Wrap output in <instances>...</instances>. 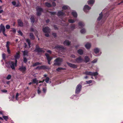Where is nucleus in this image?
Segmentation results:
<instances>
[{
    "label": "nucleus",
    "mask_w": 123,
    "mask_h": 123,
    "mask_svg": "<svg viewBox=\"0 0 123 123\" xmlns=\"http://www.w3.org/2000/svg\"><path fill=\"white\" fill-rule=\"evenodd\" d=\"M92 82V80H89V81H86V82L88 84H90V83H91Z\"/></svg>",
    "instance_id": "nucleus-52"
},
{
    "label": "nucleus",
    "mask_w": 123,
    "mask_h": 123,
    "mask_svg": "<svg viewBox=\"0 0 123 123\" xmlns=\"http://www.w3.org/2000/svg\"><path fill=\"white\" fill-rule=\"evenodd\" d=\"M2 33H3V34L6 37H7V35L5 34V31H4V32H2Z\"/></svg>",
    "instance_id": "nucleus-63"
},
{
    "label": "nucleus",
    "mask_w": 123,
    "mask_h": 123,
    "mask_svg": "<svg viewBox=\"0 0 123 123\" xmlns=\"http://www.w3.org/2000/svg\"><path fill=\"white\" fill-rule=\"evenodd\" d=\"M46 89L45 88H43V91L44 93H45L46 92Z\"/></svg>",
    "instance_id": "nucleus-55"
},
{
    "label": "nucleus",
    "mask_w": 123,
    "mask_h": 123,
    "mask_svg": "<svg viewBox=\"0 0 123 123\" xmlns=\"http://www.w3.org/2000/svg\"><path fill=\"white\" fill-rule=\"evenodd\" d=\"M40 48L39 46L37 45L36 46V49L35 51L36 52L40 53H44V50Z\"/></svg>",
    "instance_id": "nucleus-5"
},
{
    "label": "nucleus",
    "mask_w": 123,
    "mask_h": 123,
    "mask_svg": "<svg viewBox=\"0 0 123 123\" xmlns=\"http://www.w3.org/2000/svg\"><path fill=\"white\" fill-rule=\"evenodd\" d=\"M10 43L9 41H7L6 43V47L7 48H9V45L10 44Z\"/></svg>",
    "instance_id": "nucleus-35"
},
{
    "label": "nucleus",
    "mask_w": 123,
    "mask_h": 123,
    "mask_svg": "<svg viewBox=\"0 0 123 123\" xmlns=\"http://www.w3.org/2000/svg\"><path fill=\"white\" fill-rule=\"evenodd\" d=\"M4 31H6L5 27L2 24H1L0 25V32Z\"/></svg>",
    "instance_id": "nucleus-12"
},
{
    "label": "nucleus",
    "mask_w": 123,
    "mask_h": 123,
    "mask_svg": "<svg viewBox=\"0 0 123 123\" xmlns=\"http://www.w3.org/2000/svg\"><path fill=\"white\" fill-rule=\"evenodd\" d=\"M17 32L21 36H22L23 35V34L21 31L19 30Z\"/></svg>",
    "instance_id": "nucleus-49"
},
{
    "label": "nucleus",
    "mask_w": 123,
    "mask_h": 123,
    "mask_svg": "<svg viewBox=\"0 0 123 123\" xmlns=\"http://www.w3.org/2000/svg\"><path fill=\"white\" fill-rule=\"evenodd\" d=\"M18 95L19 94L18 93H17L16 95V100H18Z\"/></svg>",
    "instance_id": "nucleus-56"
},
{
    "label": "nucleus",
    "mask_w": 123,
    "mask_h": 123,
    "mask_svg": "<svg viewBox=\"0 0 123 123\" xmlns=\"http://www.w3.org/2000/svg\"><path fill=\"white\" fill-rule=\"evenodd\" d=\"M99 49L98 48H96L94 49V52L95 53H97L99 51Z\"/></svg>",
    "instance_id": "nucleus-34"
},
{
    "label": "nucleus",
    "mask_w": 123,
    "mask_h": 123,
    "mask_svg": "<svg viewBox=\"0 0 123 123\" xmlns=\"http://www.w3.org/2000/svg\"><path fill=\"white\" fill-rule=\"evenodd\" d=\"M40 69H49V67L44 65H43L40 66Z\"/></svg>",
    "instance_id": "nucleus-17"
},
{
    "label": "nucleus",
    "mask_w": 123,
    "mask_h": 123,
    "mask_svg": "<svg viewBox=\"0 0 123 123\" xmlns=\"http://www.w3.org/2000/svg\"><path fill=\"white\" fill-rule=\"evenodd\" d=\"M49 12L51 14V15H55L56 13V12Z\"/></svg>",
    "instance_id": "nucleus-46"
},
{
    "label": "nucleus",
    "mask_w": 123,
    "mask_h": 123,
    "mask_svg": "<svg viewBox=\"0 0 123 123\" xmlns=\"http://www.w3.org/2000/svg\"><path fill=\"white\" fill-rule=\"evenodd\" d=\"M78 25L80 27V28H82L84 26V23L82 22H80L78 23Z\"/></svg>",
    "instance_id": "nucleus-22"
},
{
    "label": "nucleus",
    "mask_w": 123,
    "mask_h": 123,
    "mask_svg": "<svg viewBox=\"0 0 123 123\" xmlns=\"http://www.w3.org/2000/svg\"><path fill=\"white\" fill-rule=\"evenodd\" d=\"M1 91L4 93H6L7 92V91L6 90H1Z\"/></svg>",
    "instance_id": "nucleus-60"
},
{
    "label": "nucleus",
    "mask_w": 123,
    "mask_h": 123,
    "mask_svg": "<svg viewBox=\"0 0 123 123\" xmlns=\"http://www.w3.org/2000/svg\"><path fill=\"white\" fill-rule=\"evenodd\" d=\"M12 3L13 5L14 6H15L16 4V2L15 1H13L12 2Z\"/></svg>",
    "instance_id": "nucleus-57"
},
{
    "label": "nucleus",
    "mask_w": 123,
    "mask_h": 123,
    "mask_svg": "<svg viewBox=\"0 0 123 123\" xmlns=\"http://www.w3.org/2000/svg\"><path fill=\"white\" fill-rule=\"evenodd\" d=\"M52 34L53 35V36H54L55 37H57L56 34L55 33H52Z\"/></svg>",
    "instance_id": "nucleus-54"
},
{
    "label": "nucleus",
    "mask_w": 123,
    "mask_h": 123,
    "mask_svg": "<svg viewBox=\"0 0 123 123\" xmlns=\"http://www.w3.org/2000/svg\"><path fill=\"white\" fill-rule=\"evenodd\" d=\"M30 19L31 20V23H32V25H33L35 22V19L33 16H31Z\"/></svg>",
    "instance_id": "nucleus-21"
},
{
    "label": "nucleus",
    "mask_w": 123,
    "mask_h": 123,
    "mask_svg": "<svg viewBox=\"0 0 123 123\" xmlns=\"http://www.w3.org/2000/svg\"><path fill=\"white\" fill-rule=\"evenodd\" d=\"M41 64V63H40L38 62H37L35 63L34 64H33L32 66L33 67H34Z\"/></svg>",
    "instance_id": "nucleus-27"
},
{
    "label": "nucleus",
    "mask_w": 123,
    "mask_h": 123,
    "mask_svg": "<svg viewBox=\"0 0 123 123\" xmlns=\"http://www.w3.org/2000/svg\"><path fill=\"white\" fill-rule=\"evenodd\" d=\"M65 68H62L59 67L56 69V70L58 72H60L61 70H65Z\"/></svg>",
    "instance_id": "nucleus-30"
},
{
    "label": "nucleus",
    "mask_w": 123,
    "mask_h": 123,
    "mask_svg": "<svg viewBox=\"0 0 123 123\" xmlns=\"http://www.w3.org/2000/svg\"><path fill=\"white\" fill-rule=\"evenodd\" d=\"M18 25L20 27H22L23 26V24L21 19H19L18 20Z\"/></svg>",
    "instance_id": "nucleus-16"
},
{
    "label": "nucleus",
    "mask_w": 123,
    "mask_h": 123,
    "mask_svg": "<svg viewBox=\"0 0 123 123\" xmlns=\"http://www.w3.org/2000/svg\"><path fill=\"white\" fill-rule=\"evenodd\" d=\"M2 57L3 58V59L5 60L6 58V54L5 53L3 54L2 55Z\"/></svg>",
    "instance_id": "nucleus-50"
},
{
    "label": "nucleus",
    "mask_w": 123,
    "mask_h": 123,
    "mask_svg": "<svg viewBox=\"0 0 123 123\" xmlns=\"http://www.w3.org/2000/svg\"><path fill=\"white\" fill-rule=\"evenodd\" d=\"M10 26L9 25H6V28L7 29H10Z\"/></svg>",
    "instance_id": "nucleus-51"
},
{
    "label": "nucleus",
    "mask_w": 123,
    "mask_h": 123,
    "mask_svg": "<svg viewBox=\"0 0 123 123\" xmlns=\"http://www.w3.org/2000/svg\"><path fill=\"white\" fill-rule=\"evenodd\" d=\"M36 10L37 11L36 15L38 16H40L42 12L43 11V9L39 6H37L36 8Z\"/></svg>",
    "instance_id": "nucleus-2"
},
{
    "label": "nucleus",
    "mask_w": 123,
    "mask_h": 123,
    "mask_svg": "<svg viewBox=\"0 0 123 123\" xmlns=\"http://www.w3.org/2000/svg\"><path fill=\"white\" fill-rule=\"evenodd\" d=\"M54 48L59 51L62 52L65 49V48L63 46L61 45H59L55 46Z\"/></svg>",
    "instance_id": "nucleus-3"
},
{
    "label": "nucleus",
    "mask_w": 123,
    "mask_h": 123,
    "mask_svg": "<svg viewBox=\"0 0 123 123\" xmlns=\"http://www.w3.org/2000/svg\"><path fill=\"white\" fill-rule=\"evenodd\" d=\"M50 21V20L49 19H48L46 20V23H48Z\"/></svg>",
    "instance_id": "nucleus-64"
},
{
    "label": "nucleus",
    "mask_w": 123,
    "mask_h": 123,
    "mask_svg": "<svg viewBox=\"0 0 123 123\" xmlns=\"http://www.w3.org/2000/svg\"><path fill=\"white\" fill-rule=\"evenodd\" d=\"M39 89V88H38ZM37 92L38 93V94H40L41 92V91L40 90H39V89H38L37 90Z\"/></svg>",
    "instance_id": "nucleus-58"
},
{
    "label": "nucleus",
    "mask_w": 123,
    "mask_h": 123,
    "mask_svg": "<svg viewBox=\"0 0 123 123\" xmlns=\"http://www.w3.org/2000/svg\"><path fill=\"white\" fill-rule=\"evenodd\" d=\"M68 6H62V8L63 10H66L68 9Z\"/></svg>",
    "instance_id": "nucleus-37"
},
{
    "label": "nucleus",
    "mask_w": 123,
    "mask_h": 123,
    "mask_svg": "<svg viewBox=\"0 0 123 123\" xmlns=\"http://www.w3.org/2000/svg\"><path fill=\"white\" fill-rule=\"evenodd\" d=\"M52 5L53 6L55 7V6H56V3L54 2H52Z\"/></svg>",
    "instance_id": "nucleus-61"
},
{
    "label": "nucleus",
    "mask_w": 123,
    "mask_h": 123,
    "mask_svg": "<svg viewBox=\"0 0 123 123\" xmlns=\"http://www.w3.org/2000/svg\"><path fill=\"white\" fill-rule=\"evenodd\" d=\"M27 61V59L26 57H23V61L25 63H26Z\"/></svg>",
    "instance_id": "nucleus-45"
},
{
    "label": "nucleus",
    "mask_w": 123,
    "mask_h": 123,
    "mask_svg": "<svg viewBox=\"0 0 123 123\" xmlns=\"http://www.w3.org/2000/svg\"><path fill=\"white\" fill-rule=\"evenodd\" d=\"M75 21L74 20H73L72 19H69L68 20V22L69 23H74V22Z\"/></svg>",
    "instance_id": "nucleus-36"
},
{
    "label": "nucleus",
    "mask_w": 123,
    "mask_h": 123,
    "mask_svg": "<svg viewBox=\"0 0 123 123\" xmlns=\"http://www.w3.org/2000/svg\"><path fill=\"white\" fill-rule=\"evenodd\" d=\"M84 61L86 62L87 63L89 62L90 61V59L89 57L87 56H86L84 58Z\"/></svg>",
    "instance_id": "nucleus-20"
},
{
    "label": "nucleus",
    "mask_w": 123,
    "mask_h": 123,
    "mask_svg": "<svg viewBox=\"0 0 123 123\" xmlns=\"http://www.w3.org/2000/svg\"><path fill=\"white\" fill-rule=\"evenodd\" d=\"M3 118L6 121H7V120L8 119V117L7 116H3Z\"/></svg>",
    "instance_id": "nucleus-39"
},
{
    "label": "nucleus",
    "mask_w": 123,
    "mask_h": 123,
    "mask_svg": "<svg viewBox=\"0 0 123 123\" xmlns=\"http://www.w3.org/2000/svg\"><path fill=\"white\" fill-rule=\"evenodd\" d=\"M26 68L25 66H23L20 67L18 69L20 71L22 72L23 74H25L26 70Z\"/></svg>",
    "instance_id": "nucleus-8"
},
{
    "label": "nucleus",
    "mask_w": 123,
    "mask_h": 123,
    "mask_svg": "<svg viewBox=\"0 0 123 123\" xmlns=\"http://www.w3.org/2000/svg\"><path fill=\"white\" fill-rule=\"evenodd\" d=\"M91 45L90 43H87L85 45V47L87 49H89L90 48Z\"/></svg>",
    "instance_id": "nucleus-25"
},
{
    "label": "nucleus",
    "mask_w": 123,
    "mask_h": 123,
    "mask_svg": "<svg viewBox=\"0 0 123 123\" xmlns=\"http://www.w3.org/2000/svg\"><path fill=\"white\" fill-rule=\"evenodd\" d=\"M78 53L80 55H82L83 54V50L81 49H79L77 51Z\"/></svg>",
    "instance_id": "nucleus-28"
},
{
    "label": "nucleus",
    "mask_w": 123,
    "mask_h": 123,
    "mask_svg": "<svg viewBox=\"0 0 123 123\" xmlns=\"http://www.w3.org/2000/svg\"><path fill=\"white\" fill-rule=\"evenodd\" d=\"M45 6L48 7H50L52 6L49 3L46 2L45 3Z\"/></svg>",
    "instance_id": "nucleus-32"
},
{
    "label": "nucleus",
    "mask_w": 123,
    "mask_h": 123,
    "mask_svg": "<svg viewBox=\"0 0 123 123\" xmlns=\"http://www.w3.org/2000/svg\"><path fill=\"white\" fill-rule=\"evenodd\" d=\"M67 64L70 67L73 68H76L77 67V66L75 64H72L68 62H67Z\"/></svg>",
    "instance_id": "nucleus-10"
},
{
    "label": "nucleus",
    "mask_w": 123,
    "mask_h": 123,
    "mask_svg": "<svg viewBox=\"0 0 123 123\" xmlns=\"http://www.w3.org/2000/svg\"><path fill=\"white\" fill-rule=\"evenodd\" d=\"M75 25H72L71 26V28L72 29L74 30L75 29Z\"/></svg>",
    "instance_id": "nucleus-43"
},
{
    "label": "nucleus",
    "mask_w": 123,
    "mask_h": 123,
    "mask_svg": "<svg viewBox=\"0 0 123 123\" xmlns=\"http://www.w3.org/2000/svg\"><path fill=\"white\" fill-rule=\"evenodd\" d=\"M91 9V7L87 5H85L83 8V10L85 12H87V10H89Z\"/></svg>",
    "instance_id": "nucleus-11"
},
{
    "label": "nucleus",
    "mask_w": 123,
    "mask_h": 123,
    "mask_svg": "<svg viewBox=\"0 0 123 123\" xmlns=\"http://www.w3.org/2000/svg\"><path fill=\"white\" fill-rule=\"evenodd\" d=\"M80 32L81 33L84 34L86 32V30L84 29H83L80 30Z\"/></svg>",
    "instance_id": "nucleus-38"
},
{
    "label": "nucleus",
    "mask_w": 123,
    "mask_h": 123,
    "mask_svg": "<svg viewBox=\"0 0 123 123\" xmlns=\"http://www.w3.org/2000/svg\"><path fill=\"white\" fill-rule=\"evenodd\" d=\"M7 51L9 54H11V51L10 48H7Z\"/></svg>",
    "instance_id": "nucleus-48"
},
{
    "label": "nucleus",
    "mask_w": 123,
    "mask_h": 123,
    "mask_svg": "<svg viewBox=\"0 0 123 123\" xmlns=\"http://www.w3.org/2000/svg\"><path fill=\"white\" fill-rule=\"evenodd\" d=\"M82 89V86L80 84H78L76 89L75 92L76 94H78L81 91Z\"/></svg>",
    "instance_id": "nucleus-6"
},
{
    "label": "nucleus",
    "mask_w": 123,
    "mask_h": 123,
    "mask_svg": "<svg viewBox=\"0 0 123 123\" xmlns=\"http://www.w3.org/2000/svg\"><path fill=\"white\" fill-rule=\"evenodd\" d=\"M49 77H47L46 78L45 80L47 83H48L49 82Z\"/></svg>",
    "instance_id": "nucleus-42"
},
{
    "label": "nucleus",
    "mask_w": 123,
    "mask_h": 123,
    "mask_svg": "<svg viewBox=\"0 0 123 123\" xmlns=\"http://www.w3.org/2000/svg\"><path fill=\"white\" fill-rule=\"evenodd\" d=\"M54 61L55 62L54 63V65L60 66L61 64V63L62 62V60L61 58H59L56 59Z\"/></svg>",
    "instance_id": "nucleus-4"
},
{
    "label": "nucleus",
    "mask_w": 123,
    "mask_h": 123,
    "mask_svg": "<svg viewBox=\"0 0 123 123\" xmlns=\"http://www.w3.org/2000/svg\"><path fill=\"white\" fill-rule=\"evenodd\" d=\"M37 80L36 78H35V79H33L32 80V81L33 84H35V83H36V82H37Z\"/></svg>",
    "instance_id": "nucleus-41"
},
{
    "label": "nucleus",
    "mask_w": 123,
    "mask_h": 123,
    "mask_svg": "<svg viewBox=\"0 0 123 123\" xmlns=\"http://www.w3.org/2000/svg\"><path fill=\"white\" fill-rule=\"evenodd\" d=\"M45 56H46V58L48 61H51L52 59V57H50L48 53H45Z\"/></svg>",
    "instance_id": "nucleus-15"
},
{
    "label": "nucleus",
    "mask_w": 123,
    "mask_h": 123,
    "mask_svg": "<svg viewBox=\"0 0 123 123\" xmlns=\"http://www.w3.org/2000/svg\"><path fill=\"white\" fill-rule=\"evenodd\" d=\"M95 1L94 0H89L88 1V4H93Z\"/></svg>",
    "instance_id": "nucleus-29"
},
{
    "label": "nucleus",
    "mask_w": 123,
    "mask_h": 123,
    "mask_svg": "<svg viewBox=\"0 0 123 123\" xmlns=\"http://www.w3.org/2000/svg\"><path fill=\"white\" fill-rule=\"evenodd\" d=\"M83 74L86 75H89L91 76H94L96 78V77L98 75V74L97 72H92L91 71H86L85 72H83Z\"/></svg>",
    "instance_id": "nucleus-1"
},
{
    "label": "nucleus",
    "mask_w": 123,
    "mask_h": 123,
    "mask_svg": "<svg viewBox=\"0 0 123 123\" xmlns=\"http://www.w3.org/2000/svg\"><path fill=\"white\" fill-rule=\"evenodd\" d=\"M97 59H95L92 61V63H94L96 62H97Z\"/></svg>",
    "instance_id": "nucleus-53"
},
{
    "label": "nucleus",
    "mask_w": 123,
    "mask_h": 123,
    "mask_svg": "<svg viewBox=\"0 0 123 123\" xmlns=\"http://www.w3.org/2000/svg\"><path fill=\"white\" fill-rule=\"evenodd\" d=\"M65 14V13L62 11H59L57 13V15L58 16H63Z\"/></svg>",
    "instance_id": "nucleus-18"
},
{
    "label": "nucleus",
    "mask_w": 123,
    "mask_h": 123,
    "mask_svg": "<svg viewBox=\"0 0 123 123\" xmlns=\"http://www.w3.org/2000/svg\"><path fill=\"white\" fill-rule=\"evenodd\" d=\"M72 14L73 16L75 18H77V12H72Z\"/></svg>",
    "instance_id": "nucleus-23"
},
{
    "label": "nucleus",
    "mask_w": 123,
    "mask_h": 123,
    "mask_svg": "<svg viewBox=\"0 0 123 123\" xmlns=\"http://www.w3.org/2000/svg\"><path fill=\"white\" fill-rule=\"evenodd\" d=\"M71 42L67 40H66L64 42L63 44L64 45H66L68 46L70 45Z\"/></svg>",
    "instance_id": "nucleus-14"
},
{
    "label": "nucleus",
    "mask_w": 123,
    "mask_h": 123,
    "mask_svg": "<svg viewBox=\"0 0 123 123\" xmlns=\"http://www.w3.org/2000/svg\"><path fill=\"white\" fill-rule=\"evenodd\" d=\"M26 42L28 43L29 48H30L31 47L30 45H31L30 40L29 39H27L26 40Z\"/></svg>",
    "instance_id": "nucleus-31"
},
{
    "label": "nucleus",
    "mask_w": 123,
    "mask_h": 123,
    "mask_svg": "<svg viewBox=\"0 0 123 123\" xmlns=\"http://www.w3.org/2000/svg\"><path fill=\"white\" fill-rule=\"evenodd\" d=\"M102 17L103 15L102 13V12H101V13L99 14V16L97 18V21H100L102 19Z\"/></svg>",
    "instance_id": "nucleus-24"
},
{
    "label": "nucleus",
    "mask_w": 123,
    "mask_h": 123,
    "mask_svg": "<svg viewBox=\"0 0 123 123\" xmlns=\"http://www.w3.org/2000/svg\"><path fill=\"white\" fill-rule=\"evenodd\" d=\"M29 36L30 38L31 39L34 40L35 39V37L33 33H30Z\"/></svg>",
    "instance_id": "nucleus-19"
},
{
    "label": "nucleus",
    "mask_w": 123,
    "mask_h": 123,
    "mask_svg": "<svg viewBox=\"0 0 123 123\" xmlns=\"http://www.w3.org/2000/svg\"><path fill=\"white\" fill-rule=\"evenodd\" d=\"M10 31L14 33H15L16 32V30L15 29L12 28V30Z\"/></svg>",
    "instance_id": "nucleus-40"
},
{
    "label": "nucleus",
    "mask_w": 123,
    "mask_h": 123,
    "mask_svg": "<svg viewBox=\"0 0 123 123\" xmlns=\"http://www.w3.org/2000/svg\"><path fill=\"white\" fill-rule=\"evenodd\" d=\"M30 31L31 32H34L35 31L34 29L32 28H31L30 29Z\"/></svg>",
    "instance_id": "nucleus-59"
},
{
    "label": "nucleus",
    "mask_w": 123,
    "mask_h": 123,
    "mask_svg": "<svg viewBox=\"0 0 123 123\" xmlns=\"http://www.w3.org/2000/svg\"><path fill=\"white\" fill-rule=\"evenodd\" d=\"M45 35L47 37H49V34L48 33H46L45 34Z\"/></svg>",
    "instance_id": "nucleus-62"
},
{
    "label": "nucleus",
    "mask_w": 123,
    "mask_h": 123,
    "mask_svg": "<svg viewBox=\"0 0 123 123\" xmlns=\"http://www.w3.org/2000/svg\"><path fill=\"white\" fill-rule=\"evenodd\" d=\"M11 77V76L9 74L7 76L6 79L8 80L10 79Z\"/></svg>",
    "instance_id": "nucleus-44"
},
{
    "label": "nucleus",
    "mask_w": 123,
    "mask_h": 123,
    "mask_svg": "<svg viewBox=\"0 0 123 123\" xmlns=\"http://www.w3.org/2000/svg\"><path fill=\"white\" fill-rule=\"evenodd\" d=\"M20 57V55L18 53H17L16 55L14 56L15 59H18Z\"/></svg>",
    "instance_id": "nucleus-26"
},
{
    "label": "nucleus",
    "mask_w": 123,
    "mask_h": 123,
    "mask_svg": "<svg viewBox=\"0 0 123 123\" xmlns=\"http://www.w3.org/2000/svg\"><path fill=\"white\" fill-rule=\"evenodd\" d=\"M54 27L55 30H58V28L57 27V26L56 25H54L53 26Z\"/></svg>",
    "instance_id": "nucleus-47"
},
{
    "label": "nucleus",
    "mask_w": 123,
    "mask_h": 123,
    "mask_svg": "<svg viewBox=\"0 0 123 123\" xmlns=\"http://www.w3.org/2000/svg\"><path fill=\"white\" fill-rule=\"evenodd\" d=\"M9 64H11V67L12 69H14L15 68V62L13 61H10Z\"/></svg>",
    "instance_id": "nucleus-13"
},
{
    "label": "nucleus",
    "mask_w": 123,
    "mask_h": 123,
    "mask_svg": "<svg viewBox=\"0 0 123 123\" xmlns=\"http://www.w3.org/2000/svg\"><path fill=\"white\" fill-rule=\"evenodd\" d=\"M75 63H80L82 62L83 61V59L82 58L81 56H79L75 59Z\"/></svg>",
    "instance_id": "nucleus-7"
},
{
    "label": "nucleus",
    "mask_w": 123,
    "mask_h": 123,
    "mask_svg": "<svg viewBox=\"0 0 123 123\" xmlns=\"http://www.w3.org/2000/svg\"><path fill=\"white\" fill-rule=\"evenodd\" d=\"M23 56H24L26 55L28 56V52L27 50H25L23 52Z\"/></svg>",
    "instance_id": "nucleus-33"
},
{
    "label": "nucleus",
    "mask_w": 123,
    "mask_h": 123,
    "mask_svg": "<svg viewBox=\"0 0 123 123\" xmlns=\"http://www.w3.org/2000/svg\"><path fill=\"white\" fill-rule=\"evenodd\" d=\"M42 31L45 33H48L50 32V29L49 27L46 26L43 28Z\"/></svg>",
    "instance_id": "nucleus-9"
}]
</instances>
